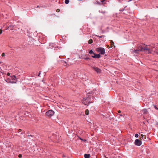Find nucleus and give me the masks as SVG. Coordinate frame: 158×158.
I'll return each instance as SVG.
<instances>
[{
  "instance_id": "f257e3e1",
  "label": "nucleus",
  "mask_w": 158,
  "mask_h": 158,
  "mask_svg": "<svg viewBox=\"0 0 158 158\" xmlns=\"http://www.w3.org/2000/svg\"><path fill=\"white\" fill-rule=\"evenodd\" d=\"M96 89H93V91H90L87 93L86 97L83 98V103L86 105H89V104L93 102V100L95 99V97H98L99 96L97 94Z\"/></svg>"
},
{
  "instance_id": "f03ea898",
  "label": "nucleus",
  "mask_w": 158,
  "mask_h": 158,
  "mask_svg": "<svg viewBox=\"0 0 158 158\" xmlns=\"http://www.w3.org/2000/svg\"><path fill=\"white\" fill-rule=\"evenodd\" d=\"M148 46L147 45H146L144 47H139L138 49L132 51L131 53L133 54H134V53L138 54L139 53V51H140L144 52L148 54L151 53L152 50L150 47H148Z\"/></svg>"
},
{
  "instance_id": "7ed1b4c3",
  "label": "nucleus",
  "mask_w": 158,
  "mask_h": 158,
  "mask_svg": "<svg viewBox=\"0 0 158 158\" xmlns=\"http://www.w3.org/2000/svg\"><path fill=\"white\" fill-rule=\"evenodd\" d=\"M89 53L90 54L93 55L91 56V57L93 58H99L101 57V55L100 54H96L94 53L92 50H90L89 52Z\"/></svg>"
},
{
  "instance_id": "20e7f679",
  "label": "nucleus",
  "mask_w": 158,
  "mask_h": 158,
  "mask_svg": "<svg viewBox=\"0 0 158 158\" xmlns=\"http://www.w3.org/2000/svg\"><path fill=\"white\" fill-rule=\"evenodd\" d=\"M96 50L100 54L103 55L105 53V50L104 48L102 47H98L96 49Z\"/></svg>"
},
{
  "instance_id": "39448f33",
  "label": "nucleus",
  "mask_w": 158,
  "mask_h": 158,
  "mask_svg": "<svg viewBox=\"0 0 158 158\" xmlns=\"http://www.w3.org/2000/svg\"><path fill=\"white\" fill-rule=\"evenodd\" d=\"M11 79L12 80V81L10 80V79H8L7 81H6L7 82L9 83H16V77L15 75H13L12 76H11Z\"/></svg>"
},
{
  "instance_id": "423d86ee",
  "label": "nucleus",
  "mask_w": 158,
  "mask_h": 158,
  "mask_svg": "<svg viewBox=\"0 0 158 158\" xmlns=\"http://www.w3.org/2000/svg\"><path fill=\"white\" fill-rule=\"evenodd\" d=\"M54 114V112L52 110H49L48 111L45 113L46 116L49 117H51Z\"/></svg>"
},
{
  "instance_id": "0eeeda50",
  "label": "nucleus",
  "mask_w": 158,
  "mask_h": 158,
  "mask_svg": "<svg viewBox=\"0 0 158 158\" xmlns=\"http://www.w3.org/2000/svg\"><path fill=\"white\" fill-rule=\"evenodd\" d=\"M102 115L103 117V118L105 120L108 121V118L110 117V115L107 113H104L103 114H102Z\"/></svg>"
},
{
  "instance_id": "6e6552de",
  "label": "nucleus",
  "mask_w": 158,
  "mask_h": 158,
  "mask_svg": "<svg viewBox=\"0 0 158 158\" xmlns=\"http://www.w3.org/2000/svg\"><path fill=\"white\" fill-rule=\"evenodd\" d=\"M142 142L139 139H136L135 142V144L137 146H140L141 145Z\"/></svg>"
},
{
  "instance_id": "1a4fd4ad",
  "label": "nucleus",
  "mask_w": 158,
  "mask_h": 158,
  "mask_svg": "<svg viewBox=\"0 0 158 158\" xmlns=\"http://www.w3.org/2000/svg\"><path fill=\"white\" fill-rule=\"evenodd\" d=\"M93 69L94 71H95L98 73H100L101 72L100 69L98 68V67H93Z\"/></svg>"
},
{
  "instance_id": "9d476101",
  "label": "nucleus",
  "mask_w": 158,
  "mask_h": 158,
  "mask_svg": "<svg viewBox=\"0 0 158 158\" xmlns=\"http://www.w3.org/2000/svg\"><path fill=\"white\" fill-rule=\"evenodd\" d=\"M82 59H84L85 60H88L91 59L89 57L87 56L86 55H84L81 56Z\"/></svg>"
},
{
  "instance_id": "9b49d317",
  "label": "nucleus",
  "mask_w": 158,
  "mask_h": 158,
  "mask_svg": "<svg viewBox=\"0 0 158 158\" xmlns=\"http://www.w3.org/2000/svg\"><path fill=\"white\" fill-rule=\"evenodd\" d=\"M110 48H112L113 46H114V47L115 48V46L114 45V43L113 42V41L112 40H110Z\"/></svg>"
},
{
  "instance_id": "f8f14e48",
  "label": "nucleus",
  "mask_w": 158,
  "mask_h": 158,
  "mask_svg": "<svg viewBox=\"0 0 158 158\" xmlns=\"http://www.w3.org/2000/svg\"><path fill=\"white\" fill-rule=\"evenodd\" d=\"M90 156V154H85L84 155V157L85 158H89Z\"/></svg>"
},
{
  "instance_id": "ddd939ff",
  "label": "nucleus",
  "mask_w": 158,
  "mask_h": 158,
  "mask_svg": "<svg viewBox=\"0 0 158 158\" xmlns=\"http://www.w3.org/2000/svg\"><path fill=\"white\" fill-rule=\"evenodd\" d=\"M143 114H147L148 111L146 109H143Z\"/></svg>"
},
{
  "instance_id": "4468645a",
  "label": "nucleus",
  "mask_w": 158,
  "mask_h": 158,
  "mask_svg": "<svg viewBox=\"0 0 158 158\" xmlns=\"http://www.w3.org/2000/svg\"><path fill=\"white\" fill-rule=\"evenodd\" d=\"M85 114L86 115H88L89 114V111L88 109H86L85 110Z\"/></svg>"
},
{
  "instance_id": "2eb2a0df",
  "label": "nucleus",
  "mask_w": 158,
  "mask_h": 158,
  "mask_svg": "<svg viewBox=\"0 0 158 158\" xmlns=\"http://www.w3.org/2000/svg\"><path fill=\"white\" fill-rule=\"evenodd\" d=\"M93 42V40L92 39L89 40L88 42V44H91Z\"/></svg>"
},
{
  "instance_id": "dca6fc26",
  "label": "nucleus",
  "mask_w": 158,
  "mask_h": 158,
  "mask_svg": "<svg viewBox=\"0 0 158 158\" xmlns=\"http://www.w3.org/2000/svg\"><path fill=\"white\" fill-rule=\"evenodd\" d=\"M113 119V117H111L110 115V117H109L108 120L112 121Z\"/></svg>"
},
{
  "instance_id": "f3484780",
  "label": "nucleus",
  "mask_w": 158,
  "mask_h": 158,
  "mask_svg": "<svg viewBox=\"0 0 158 158\" xmlns=\"http://www.w3.org/2000/svg\"><path fill=\"white\" fill-rule=\"evenodd\" d=\"M69 2V0H65L64 1V2L66 4H68Z\"/></svg>"
},
{
  "instance_id": "a211bd4d",
  "label": "nucleus",
  "mask_w": 158,
  "mask_h": 158,
  "mask_svg": "<svg viewBox=\"0 0 158 158\" xmlns=\"http://www.w3.org/2000/svg\"><path fill=\"white\" fill-rule=\"evenodd\" d=\"M96 36L97 37H98L99 38H102L103 37H105V36L104 35H102V36H99V35H96Z\"/></svg>"
},
{
  "instance_id": "6ab92c4d",
  "label": "nucleus",
  "mask_w": 158,
  "mask_h": 158,
  "mask_svg": "<svg viewBox=\"0 0 158 158\" xmlns=\"http://www.w3.org/2000/svg\"><path fill=\"white\" fill-rule=\"evenodd\" d=\"M14 27V26H12V25L10 26H8V27H6V29H9V28L10 27Z\"/></svg>"
},
{
  "instance_id": "aec40b11",
  "label": "nucleus",
  "mask_w": 158,
  "mask_h": 158,
  "mask_svg": "<svg viewBox=\"0 0 158 158\" xmlns=\"http://www.w3.org/2000/svg\"><path fill=\"white\" fill-rule=\"evenodd\" d=\"M127 7V6H126L124 8L120 10H119L120 11H123L124 10L125 8Z\"/></svg>"
},
{
  "instance_id": "412c9836",
  "label": "nucleus",
  "mask_w": 158,
  "mask_h": 158,
  "mask_svg": "<svg viewBox=\"0 0 158 158\" xmlns=\"http://www.w3.org/2000/svg\"><path fill=\"white\" fill-rule=\"evenodd\" d=\"M153 105L154 106V107L156 110H158V108L156 107V105Z\"/></svg>"
},
{
  "instance_id": "4be33fe9",
  "label": "nucleus",
  "mask_w": 158,
  "mask_h": 158,
  "mask_svg": "<svg viewBox=\"0 0 158 158\" xmlns=\"http://www.w3.org/2000/svg\"><path fill=\"white\" fill-rule=\"evenodd\" d=\"M106 0H102L101 1V4H103V3L105 2V1H106Z\"/></svg>"
},
{
  "instance_id": "5701e85b",
  "label": "nucleus",
  "mask_w": 158,
  "mask_h": 158,
  "mask_svg": "<svg viewBox=\"0 0 158 158\" xmlns=\"http://www.w3.org/2000/svg\"><path fill=\"white\" fill-rule=\"evenodd\" d=\"M139 136V135L138 134H136L135 135V137L136 138H137Z\"/></svg>"
},
{
  "instance_id": "b1692460",
  "label": "nucleus",
  "mask_w": 158,
  "mask_h": 158,
  "mask_svg": "<svg viewBox=\"0 0 158 158\" xmlns=\"http://www.w3.org/2000/svg\"><path fill=\"white\" fill-rule=\"evenodd\" d=\"M18 157L19 158H21L22 157V155L21 154H19L18 155Z\"/></svg>"
},
{
  "instance_id": "393cba45",
  "label": "nucleus",
  "mask_w": 158,
  "mask_h": 158,
  "mask_svg": "<svg viewBox=\"0 0 158 158\" xmlns=\"http://www.w3.org/2000/svg\"><path fill=\"white\" fill-rule=\"evenodd\" d=\"M56 12H60V10L59 9H58L56 10Z\"/></svg>"
},
{
  "instance_id": "a878e982",
  "label": "nucleus",
  "mask_w": 158,
  "mask_h": 158,
  "mask_svg": "<svg viewBox=\"0 0 158 158\" xmlns=\"http://www.w3.org/2000/svg\"><path fill=\"white\" fill-rule=\"evenodd\" d=\"M80 139L81 140H83L84 141H86V139H82L80 138Z\"/></svg>"
},
{
  "instance_id": "bb28decb",
  "label": "nucleus",
  "mask_w": 158,
  "mask_h": 158,
  "mask_svg": "<svg viewBox=\"0 0 158 158\" xmlns=\"http://www.w3.org/2000/svg\"><path fill=\"white\" fill-rule=\"evenodd\" d=\"M5 54L4 53H3L2 54V56H5Z\"/></svg>"
},
{
  "instance_id": "cd10ccee",
  "label": "nucleus",
  "mask_w": 158,
  "mask_h": 158,
  "mask_svg": "<svg viewBox=\"0 0 158 158\" xmlns=\"http://www.w3.org/2000/svg\"><path fill=\"white\" fill-rule=\"evenodd\" d=\"M97 3H98V4H100V5L102 4H101L102 3H101V2H97Z\"/></svg>"
},
{
  "instance_id": "c85d7f7f",
  "label": "nucleus",
  "mask_w": 158,
  "mask_h": 158,
  "mask_svg": "<svg viewBox=\"0 0 158 158\" xmlns=\"http://www.w3.org/2000/svg\"><path fill=\"white\" fill-rule=\"evenodd\" d=\"M10 73H8L7 74V75L8 76H10Z\"/></svg>"
},
{
  "instance_id": "c756f323",
  "label": "nucleus",
  "mask_w": 158,
  "mask_h": 158,
  "mask_svg": "<svg viewBox=\"0 0 158 158\" xmlns=\"http://www.w3.org/2000/svg\"><path fill=\"white\" fill-rule=\"evenodd\" d=\"M18 131H19V132H21L22 131V129H20Z\"/></svg>"
},
{
  "instance_id": "7c9ffc66",
  "label": "nucleus",
  "mask_w": 158,
  "mask_h": 158,
  "mask_svg": "<svg viewBox=\"0 0 158 158\" xmlns=\"http://www.w3.org/2000/svg\"><path fill=\"white\" fill-rule=\"evenodd\" d=\"M2 32V30L0 29V34H1Z\"/></svg>"
},
{
  "instance_id": "2f4dec72",
  "label": "nucleus",
  "mask_w": 158,
  "mask_h": 158,
  "mask_svg": "<svg viewBox=\"0 0 158 158\" xmlns=\"http://www.w3.org/2000/svg\"><path fill=\"white\" fill-rule=\"evenodd\" d=\"M40 74H41V71H40L39 73L38 74V76L40 77Z\"/></svg>"
},
{
  "instance_id": "473e14b6",
  "label": "nucleus",
  "mask_w": 158,
  "mask_h": 158,
  "mask_svg": "<svg viewBox=\"0 0 158 158\" xmlns=\"http://www.w3.org/2000/svg\"><path fill=\"white\" fill-rule=\"evenodd\" d=\"M141 137L142 138H143V136H144V135H143L141 134Z\"/></svg>"
},
{
  "instance_id": "72a5a7b5",
  "label": "nucleus",
  "mask_w": 158,
  "mask_h": 158,
  "mask_svg": "<svg viewBox=\"0 0 158 158\" xmlns=\"http://www.w3.org/2000/svg\"><path fill=\"white\" fill-rule=\"evenodd\" d=\"M27 136L28 137L30 136L33 137V136L32 135H28Z\"/></svg>"
},
{
  "instance_id": "f704fd0d",
  "label": "nucleus",
  "mask_w": 158,
  "mask_h": 158,
  "mask_svg": "<svg viewBox=\"0 0 158 158\" xmlns=\"http://www.w3.org/2000/svg\"><path fill=\"white\" fill-rule=\"evenodd\" d=\"M118 113H121V111H120V110H118Z\"/></svg>"
},
{
  "instance_id": "c9c22d12",
  "label": "nucleus",
  "mask_w": 158,
  "mask_h": 158,
  "mask_svg": "<svg viewBox=\"0 0 158 158\" xmlns=\"http://www.w3.org/2000/svg\"><path fill=\"white\" fill-rule=\"evenodd\" d=\"M1 70H0V72L1 73H3V72H2V70L1 69Z\"/></svg>"
},
{
  "instance_id": "e433bc0d",
  "label": "nucleus",
  "mask_w": 158,
  "mask_h": 158,
  "mask_svg": "<svg viewBox=\"0 0 158 158\" xmlns=\"http://www.w3.org/2000/svg\"><path fill=\"white\" fill-rule=\"evenodd\" d=\"M106 2H104L103 3V4H102L104 5V4H106Z\"/></svg>"
},
{
  "instance_id": "4c0bfd02",
  "label": "nucleus",
  "mask_w": 158,
  "mask_h": 158,
  "mask_svg": "<svg viewBox=\"0 0 158 158\" xmlns=\"http://www.w3.org/2000/svg\"><path fill=\"white\" fill-rule=\"evenodd\" d=\"M131 1H132V0H129L128 1V2H129Z\"/></svg>"
},
{
  "instance_id": "58836bf2",
  "label": "nucleus",
  "mask_w": 158,
  "mask_h": 158,
  "mask_svg": "<svg viewBox=\"0 0 158 158\" xmlns=\"http://www.w3.org/2000/svg\"><path fill=\"white\" fill-rule=\"evenodd\" d=\"M40 6H37V7H39Z\"/></svg>"
},
{
  "instance_id": "ea45409f",
  "label": "nucleus",
  "mask_w": 158,
  "mask_h": 158,
  "mask_svg": "<svg viewBox=\"0 0 158 158\" xmlns=\"http://www.w3.org/2000/svg\"><path fill=\"white\" fill-rule=\"evenodd\" d=\"M65 157V156H64V155H63V157Z\"/></svg>"
},
{
  "instance_id": "a19ab883",
  "label": "nucleus",
  "mask_w": 158,
  "mask_h": 158,
  "mask_svg": "<svg viewBox=\"0 0 158 158\" xmlns=\"http://www.w3.org/2000/svg\"><path fill=\"white\" fill-rule=\"evenodd\" d=\"M156 124L157 125H158V122H157L156 123Z\"/></svg>"
},
{
  "instance_id": "79ce46f5",
  "label": "nucleus",
  "mask_w": 158,
  "mask_h": 158,
  "mask_svg": "<svg viewBox=\"0 0 158 158\" xmlns=\"http://www.w3.org/2000/svg\"><path fill=\"white\" fill-rule=\"evenodd\" d=\"M105 158H108V157H106Z\"/></svg>"
},
{
  "instance_id": "37998d69",
  "label": "nucleus",
  "mask_w": 158,
  "mask_h": 158,
  "mask_svg": "<svg viewBox=\"0 0 158 158\" xmlns=\"http://www.w3.org/2000/svg\"><path fill=\"white\" fill-rule=\"evenodd\" d=\"M157 53L158 54V52H157Z\"/></svg>"
},
{
  "instance_id": "c03bdc74",
  "label": "nucleus",
  "mask_w": 158,
  "mask_h": 158,
  "mask_svg": "<svg viewBox=\"0 0 158 158\" xmlns=\"http://www.w3.org/2000/svg\"><path fill=\"white\" fill-rule=\"evenodd\" d=\"M21 134H22V133H21Z\"/></svg>"
}]
</instances>
